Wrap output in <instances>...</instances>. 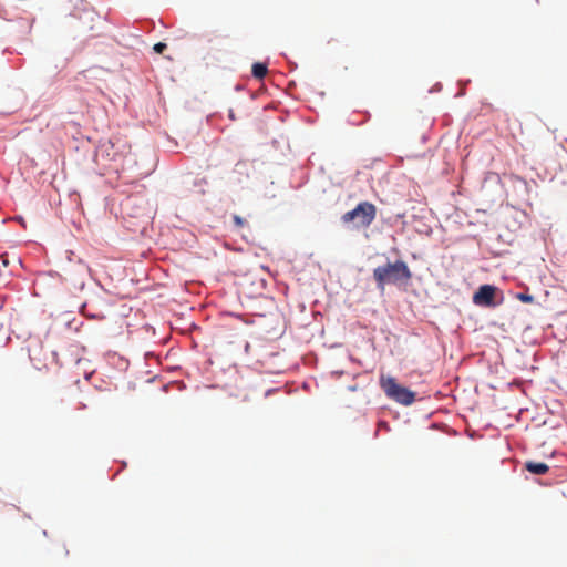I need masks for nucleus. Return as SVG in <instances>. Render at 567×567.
Returning <instances> with one entry per match:
<instances>
[{"label":"nucleus","mask_w":567,"mask_h":567,"mask_svg":"<svg viewBox=\"0 0 567 567\" xmlns=\"http://www.w3.org/2000/svg\"><path fill=\"white\" fill-rule=\"evenodd\" d=\"M373 278L379 288H383L386 284L409 282L412 278V272L406 262L396 260L395 262H388L379 266L373 270Z\"/></svg>","instance_id":"f257e3e1"},{"label":"nucleus","mask_w":567,"mask_h":567,"mask_svg":"<svg viewBox=\"0 0 567 567\" xmlns=\"http://www.w3.org/2000/svg\"><path fill=\"white\" fill-rule=\"evenodd\" d=\"M380 388L385 395L402 405H411L415 401V393L410 389L400 385L395 378L381 374Z\"/></svg>","instance_id":"f03ea898"},{"label":"nucleus","mask_w":567,"mask_h":567,"mask_svg":"<svg viewBox=\"0 0 567 567\" xmlns=\"http://www.w3.org/2000/svg\"><path fill=\"white\" fill-rule=\"evenodd\" d=\"M377 207L369 202H362L358 206L342 215L341 219L343 223L354 221L359 227H368L375 219Z\"/></svg>","instance_id":"7ed1b4c3"},{"label":"nucleus","mask_w":567,"mask_h":567,"mask_svg":"<svg viewBox=\"0 0 567 567\" xmlns=\"http://www.w3.org/2000/svg\"><path fill=\"white\" fill-rule=\"evenodd\" d=\"M496 287L492 285H483L473 296V302L477 306L493 307L495 306L494 297Z\"/></svg>","instance_id":"20e7f679"},{"label":"nucleus","mask_w":567,"mask_h":567,"mask_svg":"<svg viewBox=\"0 0 567 567\" xmlns=\"http://www.w3.org/2000/svg\"><path fill=\"white\" fill-rule=\"evenodd\" d=\"M525 468L536 475L546 474L549 470L548 465L543 462L528 461L525 463Z\"/></svg>","instance_id":"39448f33"},{"label":"nucleus","mask_w":567,"mask_h":567,"mask_svg":"<svg viewBox=\"0 0 567 567\" xmlns=\"http://www.w3.org/2000/svg\"><path fill=\"white\" fill-rule=\"evenodd\" d=\"M254 78L261 80L266 76L268 69L264 63H255L251 69Z\"/></svg>","instance_id":"423d86ee"},{"label":"nucleus","mask_w":567,"mask_h":567,"mask_svg":"<svg viewBox=\"0 0 567 567\" xmlns=\"http://www.w3.org/2000/svg\"><path fill=\"white\" fill-rule=\"evenodd\" d=\"M114 147V143L112 141H107L106 143L100 146L101 152H105L111 159H115V154L111 155L110 150Z\"/></svg>","instance_id":"0eeeda50"},{"label":"nucleus","mask_w":567,"mask_h":567,"mask_svg":"<svg viewBox=\"0 0 567 567\" xmlns=\"http://www.w3.org/2000/svg\"><path fill=\"white\" fill-rule=\"evenodd\" d=\"M233 220H234L236 227H238V228H241L247 224L246 220L238 215H234Z\"/></svg>","instance_id":"6e6552de"},{"label":"nucleus","mask_w":567,"mask_h":567,"mask_svg":"<svg viewBox=\"0 0 567 567\" xmlns=\"http://www.w3.org/2000/svg\"><path fill=\"white\" fill-rule=\"evenodd\" d=\"M518 299L523 302H527V303H530L534 301V297L530 296V295H526V293H519L518 296Z\"/></svg>","instance_id":"1a4fd4ad"},{"label":"nucleus","mask_w":567,"mask_h":567,"mask_svg":"<svg viewBox=\"0 0 567 567\" xmlns=\"http://www.w3.org/2000/svg\"><path fill=\"white\" fill-rule=\"evenodd\" d=\"M166 48H167V45L163 42H158V43L154 44V47H153L154 51L159 54L163 53Z\"/></svg>","instance_id":"9d476101"},{"label":"nucleus","mask_w":567,"mask_h":567,"mask_svg":"<svg viewBox=\"0 0 567 567\" xmlns=\"http://www.w3.org/2000/svg\"><path fill=\"white\" fill-rule=\"evenodd\" d=\"M228 116L233 121L236 118L235 113H234V111L231 109L228 111Z\"/></svg>","instance_id":"9b49d317"}]
</instances>
